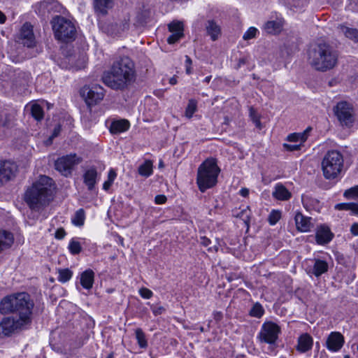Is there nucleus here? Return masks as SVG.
Instances as JSON below:
<instances>
[{"label": "nucleus", "mask_w": 358, "mask_h": 358, "mask_svg": "<svg viewBox=\"0 0 358 358\" xmlns=\"http://www.w3.org/2000/svg\"><path fill=\"white\" fill-rule=\"evenodd\" d=\"M136 78L134 62L128 57H122L115 60L110 69L103 73L102 80L113 90H124L135 82Z\"/></svg>", "instance_id": "nucleus-1"}, {"label": "nucleus", "mask_w": 358, "mask_h": 358, "mask_svg": "<svg viewBox=\"0 0 358 358\" xmlns=\"http://www.w3.org/2000/svg\"><path fill=\"white\" fill-rule=\"evenodd\" d=\"M34 303L27 292H17L4 296L0 301V313L17 314L21 321L31 323Z\"/></svg>", "instance_id": "nucleus-2"}, {"label": "nucleus", "mask_w": 358, "mask_h": 358, "mask_svg": "<svg viewBox=\"0 0 358 358\" xmlns=\"http://www.w3.org/2000/svg\"><path fill=\"white\" fill-rule=\"evenodd\" d=\"M53 189L52 179L46 176H41L26 190L24 201L31 210L38 211L53 199Z\"/></svg>", "instance_id": "nucleus-3"}, {"label": "nucleus", "mask_w": 358, "mask_h": 358, "mask_svg": "<svg viewBox=\"0 0 358 358\" xmlns=\"http://www.w3.org/2000/svg\"><path fill=\"white\" fill-rule=\"evenodd\" d=\"M338 54L331 45L321 42L313 45L308 52L310 64L317 71L325 72L334 69L337 63Z\"/></svg>", "instance_id": "nucleus-4"}, {"label": "nucleus", "mask_w": 358, "mask_h": 358, "mask_svg": "<svg viewBox=\"0 0 358 358\" xmlns=\"http://www.w3.org/2000/svg\"><path fill=\"white\" fill-rule=\"evenodd\" d=\"M220 172V169L215 159L208 158L205 160L197 171L196 183L199 190L204 192L215 185Z\"/></svg>", "instance_id": "nucleus-5"}, {"label": "nucleus", "mask_w": 358, "mask_h": 358, "mask_svg": "<svg viewBox=\"0 0 358 358\" xmlns=\"http://www.w3.org/2000/svg\"><path fill=\"white\" fill-rule=\"evenodd\" d=\"M324 177L327 180H334L338 178L344 169V159L342 153L331 150L324 155L321 163Z\"/></svg>", "instance_id": "nucleus-6"}, {"label": "nucleus", "mask_w": 358, "mask_h": 358, "mask_svg": "<svg viewBox=\"0 0 358 358\" xmlns=\"http://www.w3.org/2000/svg\"><path fill=\"white\" fill-rule=\"evenodd\" d=\"M55 38L62 41L69 42L75 38L76 29L74 23L62 16H56L51 22Z\"/></svg>", "instance_id": "nucleus-7"}, {"label": "nucleus", "mask_w": 358, "mask_h": 358, "mask_svg": "<svg viewBox=\"0 0 358 358\" xmlns=\"http://www.w3.org/2000/svg\"><path fill=\"white\" fill-rule=\"evenodd\" d=\"M280 333L281 329L277 324L271 321L265 322L262 325L257 338L262 343L273 345H275Z\"/></svg>", "instance_id": "nucleus-8"}, {"label": "nucleus", "mask_w": 358, "mask_h": 358, "mask_svg": "<svg viewBox=\"0 0 358 358\" xmlns=\"http://www.w3.org/2000/svg\"><path fill=\"white\" fill-rule=\"evenodd\" d=\"M30 323L21 321L13 316H7L0 321V338L9 337L18 330L24 329Z\"/></svg>", "instance_id": "nucleus-9"}, {"label": "nucleus", "mask_w": 358, "mask_h": 358, "mask_svg": "<svg viewBox=\"0 0 358 358\" xmlns=\"http://www.w3.org/2000/svg\"><path fill=\"white\" fill-rule=\"evenodd\" d=\"M80 93L89 107L98 104L105 96V90L99 85H85Z\"/></svg>", "instance_id": "nucleus-10"}, {"label": "nucleus", "mask_w": 358, "mask_h": 358, "mask_svg": "<svg viewBox=\"0 0 358 358\" xmlns=\"http://www.w3.org/2000/svg\"><path fill=\"white\" fill-rule=\"evenodd\" d=\"M334 112L342 126L350 127L352 125L355 117L352 104L347 101L338 102L334 108Z\"/></svg>", "instance_id": "nucleus-11"}, {"label": "nucleus", "mask_w": 358, "mask_h": 358, "mask_svg": "<svg viewBox=\"0 0 358 358\" xmlns=\"http://www.w3.org/2000/svg\"><path fill=\"white\" fill-rule=\"evenodd\" d=\"M81 161L82 159L76 154H70L58 158L55 161V167L62 176L68 177Z\"/></svg>", "instance_id": "nucleus-12"}, {"label": "nucleus", "mask_w": 358, "mask_h": 358, "mask_svg": "<svg viewBox=\"0 0 358 358\" xmlns=\"http://www.w3.org/2000/svg\"><path fill=\"white\" fill-rule=\"evenodd\" d=\"M17 171L15 163L4 161L0 163V186L13 179Z\"/></svg>", "instance_id": "nucleus-13"}, {"label": "nucleus", "mask_w": 358, "mask_h": 358, "mask_svg": "<svg viewBox=\"0 0 358 358\" xmlns=\"http://www.w3.org/2000/svg\"><path fill=\"white\" fill-rule=\"evenodd\" d=\"M345 343L343 336L338 331L331 332L326 341L327 348L331 352H338L341 349Z\"/></svg>", "instance_id": "nucleus-14"}, {"label": "nucleus", "mask_w": 358, "mask_h": 358, "mask_svg": "<svg viewBox=\"0 0 358 358\" xmlns=\"http://www.w3.org/2000/svg\"><path fill=\"white\" fill-rule=\"evenodd\" d=\"M20 39L21 43L28 48L35 45V38L33 33V27L29 23H25L21 28Z\"/></svg>", "instance_id": "nucleus-15"}, {"label": "nucleus", "mask_w": 358, "mask_h": 358, "mask_svg": "<svg viewBox=\"0 0 358 358\" xmlns=\"http://www.w3.org/2000/svg\"><path fill=\"white\" fill-rule=\"evenodd\" d=\"M313 345V338L308 333H303L298 338L296 349L300 353L310 350Z\"/></svg>", "instance_id": "nucleus-16"}, {"label": "nucleus", "mask_w": 358, "mask_h": 358, "mask_svg": "<svg viewBox=\"0 0 358 358\" xmlns=\"http://www.w3.org/2000/svg\"><path fill=\"white\" fill-rule=\"evenodd\" d=\"M294 220L297 229L301 232L309 231L313 227L312 218L306 217L299 212L296 213Z\"/></svg>", "instance_id": "nucleus-17"}, {"label": "nucleus", "mask_w": 358, "mask_h": 358, "mask_svg": "<svg viewBox=\"0 0 358 358\" xmlns=\"http://www.w3.org/2000/svg\"><path fill=\"white\" fill-rule=\"evenodd\" d=\"M205 30L213 41H217L221 36L220 25L215 20H208L206 22Z\"/></svg>", "instance_id": "nucleus-18"}, {"label": "nucleus", "mask_w": 358, "mask_h": 358, "mask_svg": "<svg viewBox=\"0 0 358 358\" xmlns=\"http://www.w3.org/2000/svg\"><path fill=\"white\" fill-rule=\"evenodd\" d=\"M98 173L94 167L86 170L83 174V182L89 191H92L97 182Z\"/></svg>", "instance_id": "nucleus-19"}, {"label": "nucleus", "mask_w": 358, "mask_h": 358, "mask_svg": "<svg viewBox=\"0 0 358 358\" xmlns=\"http://www.w3.org/2000/svg\"><path fill=\"white\" fill-rule=\"evenodd\" d=\"M328 268L329 266L326 261L320 259H314L313 265L310 269L309 273L318 278L322 274L327 273Z\"/></svg>", "instance_id": "nucleus-20"}, {"label": "nucleus", "mask_w": 358, "mask_h": 358, "mask_svg": "<svg viewBox=\"0 0 358 358\" xmlns=\"http://www.w3.org/2000/svg\"><path fill=\"white\" fill-rule=\"evenodd\" d=\"M316 241L319 244H325L329 243L333 237L329 227L321 226L316 232Z\"/></svg>", "instance_id": "nucleus-21"}, {"label": "nucleus", "mask_w": 358, "mask_h": 358, "mask_svg": "<svg viewBox=\"0 0 358 358\" xmlns=\"http://www.w3.org/2000/svg\"><path fill=\"white\" fill-rule=\"evenodd\" d=\"M272 195L275 199L281 201L289 200L292 196L291 192L281 183L275 185Z\"/></svg>", "instance_id": "nucleus-22"}, {"label": "nucleus", "mask_w": 358, "mask_h": 358, "mask_svg": "<svg viewBox=\"0 0 358 358\" xmlns=\"http://www.w3.org/2000/svg\"><path fill=\"white\" fill-rule=\"evenodd\" d=\"M56 2L50 0H43L36 6V12L42 17L50 13L55 8Z\"/></svg>", "instance_id": "nucleus-23"}, {"label": "nucleus", "mask_w": 358, "mask_h": 358, "mask_svg": "<svg viewBox=\"0 0 358 358\" xmlns=\"http://www.w3.org/2000/svg\"><path fill=\"white\" fill-rule=\"evenodd\" d=\"M94 273L92 269H87L80 275V284L83 288L90 289L94 284Z\"/></svg>", "instance_id": "nucleus-24"}, {"label": "nucleus", "mask_w": 358, "mask_h": 358, "mask_svg": "<svg viewBox=\"0 0 358 358\" xmlns=\"http://www.w3.org/2000/svg\"><path fill=\"white\" fill-rule=\"evenodd\" d=\"M129 121L126 120L114 121L110 124V131L114 134H120L129 129Z\"/></svg>", "instance_id": "nucleus-25"}, {"label": "nucleus", "mask_w": 358, "mask_h": 358, "mask_svg": "<svg viewBox=\"0 0 358 358\" xmlns=\"http://www.w3.org/2000/svg\"><path fill=\"white\" fill-rule=\"evenodd\" d=\"M13 243V234L6 231H0V252L8 248Z\"/></svg>", "instance_id": "nucleus-26"}, {"label": "nucleus", "mask_w": 358, "mask_h": 358, "mask_svg": "<svg viewBox=\"0 0 358 358\" xmlns=\"http://www.w3.org/2000/svg\"><path fill=\"white\" fill-rule=\"evenodd\" d=\"M282 27V23L281 20H271L266 22L264 25V30L268 34H275L280 31Z\"/></svg>", "instance_id": "nucleus-27"}, {"label": "nucleus", "mask_w": 358, "mask_h": 358, "mask_svg": "<svg viewBox=\"0 0 358 358\" xmlns=\"http://www.w3.org/2000/svg\"><path fill=\"white\" fill-rule=\"evenodd\" d=\"M153 164L151 160L147 159L138 167V173L145 178L149 177L152 174Z\"/></svg>", "instance_id": "nucleus-28"}, {"label": "nucleus", "mask_w": 358, "mask_h": 358, "mask_svg": "<svg viewBox=\"0 0 358 358\" xmlns=\"http://www.w3.org/2000/svg\"><path fill=\"white\" fill-rule=\"evenodd\" d=\"M310 130V128L306 129L303 133H294L291 134L287 136V141L291 142H298L299 143H303L307 140L308 132Z\"/></svg>", "instance_id": "nucleus-29"}, {"label": "nucleus", "mask_w": 358, "mask_h": 358, "mask_svg": "<svg viewBox=\"0 0 358 358\" xmlns=\"http://www.w3.org/2000/svg\"><path fill=\"white\" fill-rule=\"evenodd\" d=\"M341 31L349 39L358 42V29L340 25Z\"/></svg>", "instance_id": "nucleus-30"}, {"label": "nucleus", "mask_w": 358, "mask_h": 358, "mask_svg": "<svg viewBox=\"0 0 358 358\" xmlns=\"http://www.w3.org/2000/svg\"><path fill=\"white\" fill-rule=\"evenodd\" d=\"M113 0H95L94 7L99 12L106 14L107 9L112 8Z\"/></svg>", "instance_id": "nucleus-31"}, {"label": "nucleus", "mask_w": 358, "mask_h": 358, "mask_svg": "<svg viewBox=\"0 0 358 358\" xmlns=\"http://www.w3.org/2000/svg\"><path fill=\"white\" fill-rule=\"evenodd\" d=\"M129 20L124 19L120 24L115 23L111 25L113 34L117 35L129 29Z\"/></svg>", "instance_id": "nucleus-32"}, {"label": "nucleus", "mask_w": 358, "mask_h": 358, "mask_svg": "<svg viewBox=\"0 0 358 358\" xmlns=\"http://www.w3.org/2000/svg\"><path fill=\"white\" fill-rule=\"evenodd\" d=\"M85 219V214L83 209L80 208L78 210L74 216L72 217V223L78 227H81L84 224Z\"/></svg>", "instance_id": "nucleus-33"}, {"label": "nucleus", "mask_w": 358, "mask_h": 358, "mask_svg": "<svg viewBox=\"0 0 358 358\" xmlns=\"http://www.w3.org/2000/svg\"><path fill=\"white\" fill-rule=\"evenodd\" d=\"M338 210H351L355 215H358V203H343L336 206Z\"/></svg>", "instance_id": "nucleus-34"}, {"label": "nucleus", "mask_w": 358, "mask_h": 358, "mask_svg": "<svg viewBox=\"0 0 358 358\" xmlns=\"http://www.w3.org/2000/svg\"><path fill=\"white\" fill-rule=\"evenodd\" d=\"M72 275L73 272L69 268L59 269L57 280L62 283H65L72 278Z\"/></svg>", "instance_id": "nucleus-35"}, {"label": "nucleus", "mask_w": 358, "mask_h": 358, "mask_svg": "<svg viewBox=\"0 0 358 358\" xmlns=\"http://www.w3.org/2000/svg\"><path fill=\"white\" fill-rule=\"evenodd\" d=\"M135 334L136 338L140 348H146L148 346V342L145 338V335L143 330L140 328H138L136 329Z\"/></svg>", "instance_id": "nucleus-36"}, {"label": "nucleus", "mask_w": 358, "mask_h": 358, "mask_svg": "<svg viewBox=\"0 0 358 358\" xmlns=\"http://www.w3.org/2000/svg\"><path fill=\"white\" fill-rule=\"evenodd\" d=\"M264 313V308L259 303H255L250 310V315L257 318L262 317Z\"/></svg>", "instance_id": "nucleus-37"}, {"label": "nucleus", "mask_w": 358, "mask_h": 358, "mask_svg": "<svg viewBox=\"0 0 358 358\" xmlns=\"http://www.w3.org/2000/svg\"><path fill=\"white\" fill-rule=\"evenodd\" d=\"M32 117L36 120H41L43 118V110L41 106L37 103L33 104L31 108Z\"/></svg>", "instance_id": "nucleus-38"}, {"label": "nucleus", "mask_w": 358, "mask_h": 358, "mask_svg": "<svg viewBox=\"0 0 358 358\" xmlns=\"http://www.w3.org/2000/svg\"><path fill=\"white\" fill-rule=\"evenodd\" d=\"M251 212L248 207L242 210L237 215H235L236 217L241 219L243 222L246 224L247 227L249 226L250 220Z\"/></svg>", "instance_id": "nucleus-39"}, {"label": "nucleus", "mask_w": 358, "mask_h": 358, "mask_svg": "<svg viewBox=\"0 0 358 358\" xmlns=\"http://www.w3.org/2000/svg\"><path fill=\"white\" fill-rule=\"evenodd\" d=\"M68 248L72 255H78L82 250L80 243L75 238L70 241Z\"/></svg>", "instance_id": "nucleus-40"}, {"label": "nucleus", "mask_w": 358, "mask_h": 358, "mask_svg": "<svg viewBox=\"0 0 358 358\" xmlns=\"http://www.w3.org/2000/svg\"><path fill=\"white\" fill-rule=\"evenodd\" d=\"M196 107L197 102L194 99H190L185 109V116L188 118H191L196 110Z\"/></svg>", "instance_id": "nucleus-41"}, {"label": "nucleus", "mask_w": 358, "mask_h": 358, "mask_svg": "<svg viewBox=\"0 0 358 358\" xmlns=\"http://www.w3.org/2000/svg\"><path fill=\"white\" fill-rule=\"evenodd\" d=\"M168 28L172 34L180 32V34H183V24L181 22H172L168 25Z\"/></svg>", "instance_id": "nucleus-42"}, {"label": "nucleus", "mask_w": 358, "mask_h": 358, "mask_svg": "<svg viewBox=\"0 0 358 358\" xmlns=\"http://www.w3.org/2000/svg\"><path fill=\"white\" fill-rule=\"evenodd\" d=\"M117 176V173L115 171L114 169H110L108 174V179L106 181L104 182L103 185V189L104 190H108L113 183V181L115 180V178Z\"/></svg>", "instance_id": "nucleus-43"}, {"label": "nucleus", "mask_w": 358, "mask_h": 358, "mask_svg": "<svg viewBox=\"0 0 358 358\" xmlns=\"http://www.w3.org/2000/svg\"><path fill=\"white\" fill-rule=\"evenodd\" d=\"M281 213L279 210H273L268 217V222L271 225H275L280 219Z\"/></svg>", "instance_id": "nucleus-44"}, {"label": "nucleus", "mask_w": 358, "mask_h": 358, "mask_svg": "<svg viewBox=\"0 0 358 358\" xmlns=\"http://www.w3.org/2000/svg\"><path fill=\"white\" fill-rule=\"evenodd\" d=\"M344 196L348 199H355L358 200V185L345 190Z\"/></svg>", "instance_id": "nucleus-45"}, {"label": "nucleus", "mask_w": 358, "mask_h": 358, "mask_svg": "<svg viewBox=\"0 0 358 358\" xmlns=\"http://www.w3.org/2000/svg\"><path fill=\"white\" fill-rule=\"evenodd\" d=\"M250 117L251 120H252V122L255 123V126L257 128L261 129L262 124H261L259 115L253 108H250Z\"/></svg>", "instance_id": "nucleus-46"}, {"label": "nucleus", "mask_w": 358, "mask_h": 358, "mask_svg": "<svg viewBox=\"0 0 358 358\" xmlns=\"http://www.w3.org/2000/svg\"><path fill=\"white\" fill-rule=\"evenodd\" d=\"M258 33V29L254 27H250L243 34V38L245 41L254 38Z\"/></svg>", "instance_id": "nucleus-47"}, {"label": "nucleus", "mask_w": 358, "mask_h": 358, "mask_svg": "<svg viewBox=\"0 0 358 358\" xmlns=\"http://www.w3.org/2000/svg\"><path fill=\"white\" fill-rule=\"evenodd\" d=\"M183 34L179 33L171 34L167 38V42L169 44H173L178 41L182 37Z\"/></svg>", "instance_id": "nucleus-48"}, {"label": "nucleus", "mask_w": 358, "mask_h": 358, "mask_svg": "<svg viewBox=\"0 0 358 358\" xmlns=\"http://www.w3.org/2000/svg\"><path fill=\"white\" fill-rule=\"evenodd\" d=\"M139 294L143 298L148 299H150L152 296L153 293L149 289L143 287V288L140 289Z\"/></svg>", "instance_id": "nucleus-49"}, {"label": "nucleus", "mask_w": 358, "mask_h": 358, "mask_svg": "<svg viewBox=\"0 0 358 358\" xmlns=\"http://www.w3.org/2000/svg\"><path fill=\"white\" fill-rule=\"evenodd\" d=\"M303 145H301V143H299V144H294V145H291V144H286L285 143L284 144V147L286 148L287 150L288 151H295V150H299L301 149V146Z\"/></svg>", "instance_id": "nucleus-50"}, {"label": "nucleus", "mask_w": 358, "mask_h": 358, "mask_svg": "<svg viewBox=\"0 0 358 358\" xmlns=\"http://www.w3.org/2000/svg\"><path fill=\"white\" fill-rule=\"evenodd\" d=\"M65 236H66V231L63 228L57 229V231H55V237L57 239H59V240L63 239Z\"/></svg>", "instance_id": "nucleus-51"}, {"label": "nucleus", "mask_w": 358, "mask_h": 358, "mask_svg": "<svg viewBox=\"0 0 358 358\" xmlns=\"http://www.w3.org/2000/svg\"><path fill=\"white\" fill-rule=\"evenodd\" d=\"M152 310L155 315H159L162 314L164 312L165 309L162 306H154L152 307Z\"/></svg>", "instance_id": "nucleus-52"}, {"label": "nucleus", "mask_w": 358, "mask_h": 358, "mask_svg": "<svg viewBox=\"0 0 358 358\" xmlns=\"http://www.w3.org/2000/svg\"><path fill=\"white\" fill-rule=\"evenodd\" d=\"M157 204H163L166 201V197L164 195H157L155 198Z\"/></svg>", "instance_id": "nucleus-53"}, {"label": "nucleus", "mask_w": 358, "mask_h": 358, "mask_svg": "<svg viewBox=\"0 0 358 358\" xmlns=\"http://www.w3.org/2000/svg\"><path fill=\"white\" fill-rule=\"evenodd\" d=\"M350 232L354 236H358V223H353L350 227Z\"/></svg>", "instance_id": "nucleus-54"}, {"label": "nucleus", "mask_w": 358, "mask_h": 358, "mask_svg": "<svg viewBox=\"0 0 358 358\" xmlns=\"http://www.w3.org/2000/svg\"><path fill=\"white\" fill-rule=\"evenodd\" d=\"M60 131H61V126L60 125L56 126L54 129V131L51 136V138H55V137L59 135V134L60 133Z\"/></svg>", "instance_id": "nucleus-55"}, {"label": "nucleus", "mask_w": 358, "mask_h": 358, "mask_svg": "<svg viewBox=\"0 0 358 358\" xmlns=\"http://www.w3.org/2000/svg\"><path fill=\"white\" fill-rule=\"evenodd\" d=\"M213 318L217 322H220L222 319V313L217 311L213 313Z\"/></svg>", "instance_id": "nucleus-56"}, {"label": "nucleus", "mask_w": 358, "mask_h": 358, "mask_svg": "<svg viewBox=\"0 0 358 358\" xmlns=\"http://www.w3.org/2000/svg\"><path fill=\"white\" fill-rule=\"evenodd\" d=\"M201 243L206 247L208 246L210 244V240L206 237H202Z\"/></svg>", "instance_id": "nucleus-57"}, {"label": "nucleus", "mask_w": 358, "mask_h": 358, "mask_svg": "<svg viewBox=\"0 0 358 358\" xmlns=\"http://www.w3.org/2000/svg\"><path fill=\"white\" fill-rule=\"evenodd\" d=\"M240 194L243 196V197H246L249 194V189L247 188H242L240 190Z\"/></svg>", "instance_id": "nucleus-58"}, {"label": "nucleus", "mask_w": 358, "mask_h": 358, "mask_svg": "<svg viewBox=\"0 0 358 358\" xmlns=\"http://www.w3.org/2000/svg\"><path fill=\"white\" fill-rule=\"evenodd\" d=\"M5 21H6V16L1 11H0V23L1 24L4 23Z\"/></svg>", "instance_id": "nucleus-59"}, {"label": "nucleus", "mask_w": 358, "mask_h": 358, "mask_svg": "<svg viewBox=\"0 0 358 358\" xmlns=\"http://www.w3.org/2000/svg\"><path fill=\"white\" fill-rule=\"evenodd\" d=\"M185 58H186V59H185V65L191 66L192 65V62L191 58L189 56H187V55L185 56Z\"/></svg>", "instance_id": "nucleus-60"}, {"label": "nucleus", "mask_w": 358, "mask_h": 358, "mask_svg": "<svg viewBox=\"0 0 358 358\" xmlns=\"http://www.w3.org/2000/svg\"><path fill=\"white\" fill-rule=\"evenodd\" d=\"M169 83L171 85H176L177 83V79L176 77H172L169 80Z\"/></svg>", "instance_id": "nucleus-61"}, {"label": "nucleus", "mask_w": 358, "mask_h": 358, "mask_svg": "<svg viewBox=\"0 0 358 358\" xmlns=\"http://www.w3.org/2000/svg\"><path fill=\"white\" fill-rule=\"evenodd\" d=\"M185 66L187 74L189 75L190 73H192V66L189 65H185Z\"/></svg>", "instance_id": "nucleus-62"}, {"label": "nucleus", "mask_w": 358, "mask_h": 358, "mask_svg": "<svg viewBox=\"0 0 358 358\" xmlns=\"http://www.w3.org/2000/svg\"><path fill=\"white\" fill-rule=\"evenodd\" d=\"M211 78H212L211 76H208L206 77L205 79L203 80V82L208 83L210 81Z\"/></svg>", "instance_id": "nucleus-63"}, {"label": "nucleus", "mask_w": 358, "mask_h": 358, "mask_svg": "<svg viewBox=\"0 0 358 358\" xmlns=\"http://www.w3.org/2000/svg\"><path fill=\"white\" fill-rule=\"evenodd\" d=\"M245 59H243H243H241L239 60L238 66H241V64H245Z\"/></svg>", "instance_id": "nucleus-64"}]
</instances>
